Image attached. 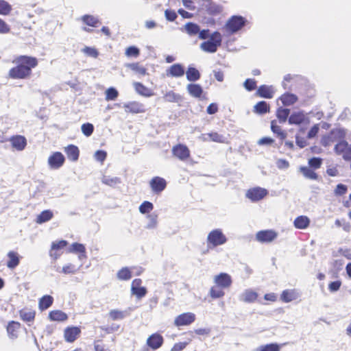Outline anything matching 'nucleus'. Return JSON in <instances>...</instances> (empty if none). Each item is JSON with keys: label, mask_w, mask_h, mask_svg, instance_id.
<instances>
[{"label": "nucleus", "mask_w": 351, "mask_h": 351, "mask_svg": "<svg viewBox=\"0 0 351 351\" xmlns=\"http://www.w3.org/2000/svg\"><path fill=\"white\" fill-rule=\"evenodd\" d=\"M80 332V328L77 326L67 327L64 332V339L67 342L72 343L77 339Z\"/></svg>", "instance_id": "12"}, {"label": "nucleus", "mask_w": 351, "mask_h": 351, "mask_svg": "<svg viewBox=\"0 0 351 351\" xmlns=\"http://www.w3.org/2000/svg\"><path fill=\"white\" fill-rule=\"evenodd\" d=\"M206 241L208 245L215 247L225 244L228 239L222 230L219 228H217L211 230L208 233Z\"/></svg>", "instance_id": "4"}, {"label": "nucleus", "mask_w": 351, "mask_h": 351, "mask_svg": "<svg viewBox=\"0 0 351 351\" xmlns=\"http://www.w3.org/2000/svg\"><path fill=\"white\" fill-rule=\"evenodd\" d=\"M222 43V37L221 34L216 31L210 36L208 40L201 43L200 49L207 53H215Z\"/></svg>", "instance_id": "3"}, {"label": "nucleus", "mask_w": 351, "mask_h": 351, "mask_svg": "<svg viewBox=\"0 0 351 351\" xmlns=\"http://www.w3.org/2000/svg\"><path fill=\"white\" fill-rule=\"evenodd\" d=\"M163 99L167 102H178L181 100L182 97L179 94L176 93L173 90H169L164 95Z\"/></svg>", "instance_id": "38"}, {"label": "nucleus", "mask_w": 351, "mask_h": 351, "mask_svg": "<svg viewBox=\"0 0 351 351\" xmlns=\"http://www.w3.org/2000/svg\"><path fill=\"white\" fill-rule=\"evenodd\" d=\"M81 130L86 136H90L94 131V126L90 123H84L81 127Z\"/></svg>", "instance_id": "48"}, {"label": "nucleus", "mask_w": 351, "mask_h": 351, "mask_svg": "<svg viewBox=\"0 0 351 351\" xmlns=\"http://www.w3.org/2000/svg\"><path fill=\"white\" fill-rule=\"evenodd\" d=\"M269 111V105L265 101H258L254 107V112L263 114Z\"/></svg>", "instance_id": "33"}, {"label": "nucleus", "mask_w": 351, "mask_h": 351, "mask_svg": "<svg viewBox=\"0 0 351 351\" xmlns=\"http://www.w3.org/2000/svg\"><path fill=\"white\" fill-rule=\"evenodd\" d=\"M149 221L146 226L147 229H154L157 226V215H149L147 216Z\"/></svg>", "instance_id": "57"}, {"label": "nucleus", "mask_w": 351, "mask_h": 351, "mask_svg": "<svg viewBox=\"0 0 351 351\" xmlns=\"http://www.w3.org/2000/svg\"><path fill=\"white\" fill-rule=\"evenodd\" d=\"M11 5L4 0H0V14L6 15L11 11Z\"/></svg>", "instance_id": "51"}, {"label": "nucleus", "mask_w": 351, "mask_h": 351, "mask_svg": "<svg viewBox=\"0 0 351 351\" xmlns=\"http://www.w3.org/2000/svg\"><path fill=\"white\" fill-rule=\"evenodd\" d=\"M117 278L121 280H128L132 278V274L128 267H123L117 273Z\"/></svg>", "instance_id": "43"}, {"label": "nucleus", "mask_w": 351, "mask_h": 351, "mask_svg": "<svg viewBox=\"0 0 351 351\" xmlns=\"http://www.w3.org/2000/svg\"><path fill=\"white\" fill-rule=\"evenodd\" d=\"M225 293L221 289L213 287L210 289V295L213 299L220 298L224 295Z\"/></svg>", "instance_id": "49"}, {"label": "nucleus", "mask_w": 351, "mask_h": 351, "mask_svg": "<svg viewBox=\"0 0 351 351\" xmlns=\"http://www.w3.org/2000/svg\"><path fill=\"white\" fill-rule=\"evenodd\" d=\"M214 282L221 289H226L231 286L232 278L227 273H220L214 278Z\"/></svg>", "instance_id": "8"}, {"label": "nucleus", "mask_w": 351, "mask_h": 351, "mask_svg": "<svg viewBox=\"0 0 351 351\" xmlns=\"http://www.w3.org/2000/svg\"><path fill=\"white\" fill-rule=\"evenodd\" d=\"M149 184L155 193H159L165 189L167 182L164 178L156 176L151 180Z\"/></svg>", "instance_id": "11"}, {"label": "nucleus", "mask_w": 351, "mask_h": 351, "mask_svg": "<svg viewBox=\"0 0 351 351\" xmlns=\"http://www.w3.org/2000/svg\"><path fill=\"white\" fill-rule=\"evenodd\" d=\"M300 171L307 179L317 180L318 175L310 167L302 166L300 167Z\"/></svg>", "instance_id": "30"}, {"label": "nucleus", "mask_w": 351, "mask_h": 351, "mask_svg": "<svg viewBox=\"0 0 351 351\" xmlns=\"http://www.w3.org/2000/svg\"><path fill=\"white\" fill-rule=\"evenodd\" d=\"M267 194V191L261 187H255L249 189L246 193V197L252 202H257L263 199Z\"/></svg>", "instance_id": "7"}, {"label": "nucleus", "mask_w": 351, "mask_h": 351, "mask_svg": "<svg viewBox=\"0 0 351 351\" xmlns=\"http://www.w3.org/2000/svg\"><path fill=\"white\" fill-rule=\"evenodd\" d=\"M348 143L345 141H342L339 142L335 146V152L338 154H340L342 153L344 154L348 148Z\"/></svg>", "instance_id": "53"}, {"label": "nucleus", "mask_w": 351, "mask_h": 351, "mask_svg": "<svg viewBox=\"0 0 351 351\" xmlns=\"http://www.w3.org/2000/svg\"><path fill=\"white\" fill-rule=\"evenodd\" d=\"M274 88L271 86L261 85L258 87L256 95L265 99H271L274 97Z\"/></svg>", "instance_id": "17"}, {"label": "nucleus", "mask_w": 351, "mask_h": 351, "mask_svg": "<svg viewBox=\"0 0 351 351\" xmlns=\"http://www.w3.org/2000/svg\"><path fill=\"white\" fill-rule=\"evenodd\" d=\"M166 74L167 76L180 77L184 75V68L181 64L176 63L171 65L168 69H167Z\"/></svg>", "instance_id": "13"}, {"label": "nucleus", "mask_w": 351, "mask_h": 351, "mask_svg": "<svg viewBox=\"0 0 351 351\" xmlns=\"http://www.w3.org/2000/svg\"><path fill=\"white\" fill-rule=\"evenodd\" d=\"M243 86L247 90L252 91L256 88V82L254 79H247L244 82Z\"/></svg>", "instance_id": "55"}, {"label": "nucleus", "mask_w": 351, "mask_h": 351, "mask_svg": "<svg viewBox=\"0 0 351 351\" xmlns=\"http://www.w3.org/2000/svg\"><path fill=\"white\" fill-rule=\"evenodd\" d=\"M280 299L284 302H290L296 299V295L293 290L286 289L282 291Z\"/></svg>", "instance_id": "37"}, {"label": "nucleus", "mask_w": 351, "mask_h": 351, "mask_svg": "<svg viewBox=\"0 0 351 351\" xmlns=\"http://www.w3.org/2000/svg\"><path fill=\"white\" fill-rule=\"evenodd\" d=\"M7 256L8 258V261L6 265L9 269H13L19 265L20 258L21 257L17 252L14 251H10L8 253Z\"/></svg>", "instance_id": "16"}, {"label": "nucleus", "mask_w": 351, "mask_h": 351, "mask_svg": "<svg viewBox=\"0 0 351 351\" xmlns=\"http://www.w3.org/2000/svg\"><path fill=\"white\" fill-rule=\"evenodd\" d=\"M49 318L51 321L64 322L68 319V316L62 311L55 310L49 312Z\"/></svg>", "instance_id": "24"}, {"label": "nucleus", "mask_w": 351, "mask_h": 351, "mask_svg": "<svg viewBox=\"0 0 351 351\" xmlns=\"http://www.w3.org/2000/svg\"><path fill=\"white\" fill-rule=\"evenodd\" d=\"M173 156L178 158L181 160H185L190 156V151L189 148L182 144H178L172 148Z\"/></svg>", "instance_id": "9"}, {"label": "nucleus", "mask_w": 351, "mask_h": 351, "mask_svg": "<svg viewBox=\"0 0 351 351\" xmlns=\"http://www.w3.org/2000/svg\"><path fill=\"white\" fill-rule=\"evenodd\" d=\"M258 293L252 289L245 290L239 296V300L244 302L251 303L256 300Z\"/></svg>", "instance_id": "19"}, {"label": "nucleus", "mask_w": 351, "mask_h": 351, "mask_svg": "<svg viewBox=\"0 0 351 351\" xmlns=\"http://www.w3.org/2000/svg\"><path fill=\"white\" fill-rule=\"evenodd\" d=\"M64 160L63 154L57 152L49 156L48 163L52 169H58L63 165Z\"/></svg>", "instance_id": "10"}, {"label": "nucleus", "mask_w": 351, "mask_h": 351, "mask_svg": "<svg viewBox=\"0 0 351 351\" xmlns=\"http://www.w3.org/2000/svg\"><path fill=\"white\" fill-rule=\"evenodd\" d=\"M278 234L273 230H265L258 231L256 234V239L260 243H270L276 239Z\"/></svg>", "instance_id": "5"}, {"label": "nucleus", "mask_w": 351, "mask_h": 351, "mask_svg": "<svg viewBox=\"0 0 351 351\" xmlns=\"http://www.w3.org/2000/svg\"><path fill=\"white\" fill-rule=\"evenodd\" d=\"M119 95L117 90L113 87H110L106 90V99L112 101L117 99Z\"/></svg>", "instance_id": "46"}, {"label": "nucleus", "mask_w": 351, "mask_h": 351, "mask_svg": "<svg viewBox=\"0 0 351 351\" xmlns=\"http://www.w3.org/2000/svg\"><path fill=\"white\" fill-rule=\"evenodd\" d=\"M17 66L12 68L9 71V77L12 79H25L32 73V69L38 64L36 58L27 56H20L14 61Z\"/></svg>", "instance_id": "1"}, {"label": "nucleus", "mask_w": 351, "mask_h": 351, "mask_svg": "<svg viewBox=\"0 0 351 351\" xmlns=\"http://www.w3.org/2000/svg\"><path fill=\"white\" fill-rule=\"evenodd\" d=\"M86 248L83 244L79 243H73L70 247L69 252L72 253L85 252Z\"/></svg>", "instance_id": "50"}, {"label": "nucleus", "mask_w": 351, "mask_h": 351, "mask_svg": "<svg viewBox=\"0 0 351 351\" xmlns=\"http://www.w3.org/2000/svg\"><path fill=\"white\" fill-rule=\"evenodd\" d=\"M165 16L167 21L172 22L177 19L178 15L174 10L167 9L165 11Z\"/></svg>", "instance_id": "59"}, {"label": "nucleus", "mask_w": 351, "mask_h": 351, "mask_svg": "<svg viewBox=\"0 0 351 351\" xmlns=\"http://www.w3.org/2000/svg\"><path fill=\"white\" fill-rule=\"evenodd\" d=\"M128 67L141 75H145L147 73L146 69L137 62L128 64Z\"/></svg>", "instance_id": "44"}, {"label": "nucleus", "mask_w": 351, "mask_h": 351, "mask_svg": "<svg viewBox=\"0 0 351 351\" xmlns=\"http://www.w3.org/2000/svg\"><path fill=\"white\" fill-rule=\"evenodd\" d=\"M348 188L343 184H339L335 189V194L337 195H342L347 192Z\"/></svg>", "instance_id": "63"}, {"label": "nucleus", "mask_w": 351, "mask_h": 351, "mask_svg": "<svg viewBox=\"0 0 351 351\" xmlns=\"http://www.w3.org/2000/svg\"><path fill=\"white\" fill-rule=\"evenodd\" d=\"M257 351H280V346L276 343H271L261 346L256 349Z\"/></svg>", "instance_id": "42"}, {"label": "nucleus", "mask_w": 351, "mask_h": 351, "mask_svg": "<svg viewBox=\"0 0 351 351\" xmlns=\"http://www.w3.org/2000/svg\"><path fill=\"white\" fill-rule=\"evenodd\" d=\"M134 87L135 88V90L141 95L145 96V97H150L153 95L152 91L144 86L141 82H134L133 84Z\"/></svg>", "instance_id": "27"}, {"label": "nucleus", "mask_w": 351, "mask_h": 351, "mask_svg": "<svg viewBox=\"0 0 351 351\" xmlns=\"http://www.w3.org/2000/svg\"><path fill=\"white\" fill-rule=\"evenodd\" d=\"M186 346H187L186 342L176 343L172 347L171 351H182L186 348Z\"/></svg>", "instance_id": "64"}, {"label": "nucleus", "mask_w": 351, "mask_h": 351, "mask_svg": "<svg viewBox=\"0 0 351 351\" xmlns=\"http://www.w3.org/2000/svg\"><path fill=\"white\" fill-rule=\"evenodd\" d=\"M21 317L24 321L31 322L35 317V313L32 311H21Z\"/></svg>", "instance_id": "58"}, {"label": "nucleus", "mask_w": 351, "mask_h": 351, "mask_svg": "<svg viewBox=\"0 0 351 351\" xmlns=\"http://www.w3.org/2000/svg\"><path fill=\"white\" fill-rule=\"evenodd\" d=\"M128 315L127 311H122L117 309L111 310L109 316L112 320H120Z\"/></svg>", "instance_id": "39"}, {"label": "nucleus", "mask_w": 351, "mask_h": 351, "mask_svg": "<svg viewBox=\"0 0 351 351\" xmlns=\"http://www.w3.org/2000/svg\"><path fill=\"white\" fill-rule=\"evenodd\" d=\"M163 343V337L159 334L152 335L147 340V345L152 349L159 348Z\"/></svg>", "instance_id": "15"}, {"label": "nucleus", "mask_w": 351, "mask_h": 351, "mask_svg": "<svg viewBox=\"0 0 351 351\" xmlns=\"http://www.w3.org/2000/svg\"><path fill=\"white\" fill-rule=\"evenodd\" d=\"M247 23V20L239 15L232 16L226 23L223 29L227 36L233 35L239 32Z\"/></svg>", "instance_id": "2"}, {"label": "nucleus", "mask_w": 351, "mask_h": 351, "mask_svg": "<svg viewBox=\"0 0 351 351\" xmlns=\"http://www.w3.org/2000/svg\"><path fill=\"white\" fill-rule=\"evenodd\" d=\"M53 216V214L51 210H45L37 216L36 221V223L41 224L51 219Z\"/></svg>", "instance_id": "31"}, {"label": "nucleus", "mask_w": 351, "mask_h": 351, "mask_svg": "<svg viewBox=\"0 0 351 351\" xmlns=\"http://www.w3.org/2000/svg\"><path fill=\"white\" fill-rule=\"evenodd\" d=\"M185 30L190 36H194L199 32V26L196 23L189 22L185 25Z\"/></svg>", "instance_id": "41"}, {"label": "nucleus", "mask_w": 351, "mask_h": 351, "mask_svg": "<svg viewBox=\"0 0 351 351\" xmlns=\"http://www.w3.org/2000/svg\"><path fill=\"white\" fill-rule=\"evenodd\" d=\"M189 95L193 97L199 98L203 93L202 87L198 84H189L186 86Z\"/></svg>", "instance_id": "22"}, {"label": "nucleus", "mask_w": 351, "mask_h": 351, "mask_svg": "<svg viewBox=\"0 0 351 351\" xmlns=\"http://www.w3.org/2000/svg\"><path fill=\"white\" fill-rule=\"evenodd\" d=\"M280 99L281 100L282 104L284 106H291L296 102L298 100V97L295 95L293 93H285L282 95Z\"/></svg>", "instance_id": "32"}, {"label": "nucleus", "mask_w": 351, "mask_h": 351, "mask_svg": "<svg viewBox=\"0 0 351 351\" xmlns=\"http://www.w3.org/2000/svg\"><path fill=\"white\" fill-rule=\"evenodd\" d=\"M186 77L189 81L195 82L199 80L201 75L196 68L189 66L186 72Z\"/></svg>", "instance_id": "28"}, {"label": "nucleus", "mask_w": 351, "mask_h": 351, "mask_svg": "<svg viewBox=\"0 0 351 351\" xmlns=\"http://www.w3.org/2000/svg\"><path fill=\"white\" fill-rule=\"evenodd\" d=\"M53 302V298L51 295H46L42 297L39 300V308L44 311L49 308Z\"/></svg>", "instance_id": "34"}, {"label": "nucleus", "mask_w": 351, "mask_h": 351, "mask_svg": "<svg viewBox=\"0 0 351 351\" xmlns=\"http://www.w3.org/2000/svg\"><path fill=\"white\" fill-rule=\"evenodd\" d=\"M341 286V282L340 280L333 281L329 283L328 289L330 292L337 291Z\"/></svg>", "instance_id": "60"}, {"label": "nucleus", "mask_w": 351, "mask_h": 351, "mask_svg": "<svg viewBox=\"0 0 351 351\" xmlns=\"http://www.w3.org/2000/svg\"><path fill=\"white\" fill-rule=\"evenodd\" d=\"M12 147L18 151H22L27 145L26 138L21 135L13 136L10 139Z\"/></svg>", "instance_id": "14"}, {"label": "nucleus", "mask_w": 351, "mask_h": 351, "mask_svg": "<svg viewBox=\"0 0 351 351\" xmlns=\"http://www.w3.org/2000/svg\"><path fill=\"white\" fill-rule=\"evenodd\" d=\"M290 114V110L280 107L276 110V117L280 123H284L287 121Z\"/></svg>", "instance_id": "35"}, {"label": "nucleus", "mask_w": 351, "mask_h": 351, "mask_svg": "<svg viewBox=\"0 0 351 351\" xmlns=\"http://www.w3.org/2000/svg\"><path fill=\"white\" fill-rule=\"evenodd\" d=\"M271 130L274 133L276 134L278 137L280 138L282 141L287 137V133L282 131L280 127L277 125L276 120L271 121Z\"/></svg>", "instance_id": "40"}, {"label": "nucleus", "mask_w": 351, "mask_h": 351, "mask_svg": "<svg viewBox=\"0 0 351 351\" xmlns=\"http://www.w3.org/2000/svg\"><path fill=\"white\" fill-rule=\"evenodd\" d=\"M202 138L204 141H213L216 143H223L225 141V137L217 132L202 134Z\"/></svg>", "instance_id": "21"}, {"label": "nucleus", "mask_w": 351, "mask_h": 351, "mask_svg": "<svg viewBox=\"0 0 351 351\" xmlns=\"http://www.w3.org/2000/svg\"><path fill=\"white\" fill-rule=\"evenodd\" d=\"M20 328V324L19 322L12 321L9 322L7 326V332L10 339H16L18 336L17 330Z\"/></svg>", "instance_id": "25"}, {"label": "nucleus", "mask_w": 351, "mask_h": 351, "mask_svg": "<svg viewBox=\"0 0 351 351\" xmlns=\"http://www.w3.org/2000/svg\"><path fill=\"white\" fill-rule=\"evenodd\" d=\"M293 223L296 228L305 229L309 226L310 219L306 216L302 215L296 217Z\"/></svg>", "instance_id": "29"}, {"label": "nucleus", "mask_w": 351, "mask_h": 351, "mask_svg": "<svg viewBox=\"0 0 351 351\" xmlns=\"http://www.w3.org/2000/svg\"><path fill=\"white\" fill-rule=\"evenodd\" d=\"M67 245V241L64 240H61L58 242H53L51 245L52 250H58L64 248Z\"/></svg>", "instance_id": "61"}, {"label": "nucleus", "mask_w": 351, "mask_h": 351, "mask_svg": "<svg viewBox=\"0 0 351 351\" xmlns=\"http://www.w3.org/2000/svg\"><path fill=\"white\" fill-rule=\"evenodd\" d=\"M106 156H107V154L104 150H97L95 153V159L97 161H99V162H104L106 160Z\"/></svg>", "instance_id": "62"}, {"label": "nucleus", "mask_w": 351, "mask_h": 351, "mask_svg": "<svg viewBox=\"0 0 351 351\" xmlns=\"http://www.w3.org/2000/svg\"><path fill=\"white\" fill-rule=\"evenodd\" d=\"M81 20L86 25L97 27L101 24V21L98 17L90 14H85L82 16Z\"/></svg>", "instance_id": "23"}, {"label": "nucleus", "mask_w": 351, "mask_h": 351, "mask_svg": "<svg viewBox=\"0 0 351 351\" xmlns=\"http://www.w3.org/2000/svg\"><path fill=\"white\" fill-rule=\"evenodd\" d=\"M64 151L70 160L77 161L78 160L80 151L77 146L74 145H69L65 147Z\"/></svg>", "instance_id": "20"}, {"label": "nucleus", "mask_w": 351, "mask_h": 351, "mask_svg": "<svg viewBox=\"0 0 351 351\" xmlns=\"http://www.w3.org/2000/svg\"><path fill=\"white\" fill-rule=\"evenodd\" d=\"M305 119V116L302 112H294L289 117V123L291 125H300Z\"/></svg>", "instance_id": "26"}, {"label": "nucleus", "mask_w": 351, "mask_h": 351, "mask_svg": "<svg viewBox=\"0 0 351 351\" xmlns=\"http://www.w3.org/2000/svg\"><path fill=\"white\" fill-rule=\"evenodd\" d=\"M123 107L126 112L140 113L144 111L143 105L137 101H131L125 104Z\"/></svg>", "instance_id": "18"}, {"label": "nucleus", "mask_w": 351, "mask_h": 351, "mask_svg": "<svg viewBox=\"0 0 351 351\" xmlns=\"http://www.w3.org/2000/svg\"><path fill=\"white\" fill-rule=\"evenodd\" d=\"M154 208V205L148 201L143 202L139 206V211L142 214H147L151 212Z\"/></svg>", "instance_id": "45"}, {"label": "nucleus", "mask_w": 351, "mask_h": 351, "mask_svg": "<svg viewBox=\"0 0 351 351\" xmlns=\"http://www.w3.org/2000/svg\"><path fill=\"white\" fill-rule=\"evenodd\" d=\"M82 51L87 56L93 58H97L99 55V52L97 51V50L90 47H85L82 49Z\"/></svg>", "instance_id": "56"}, {"label": "nucleus", "mask_w": 351, "mask_h": 351, "mask_svg": "<svg viewBox=\"0 0 351 351\" xmlns=\"http://www.w3.org/2000/svg\"><path fill=\"white\" fill-rule=\"evenodd\" d=\"M140 54V50L135 46L128 47L125 50V55L128 57H138Z\"/></svg>", "instance_id": "52"}, {"label": "nucleus", "mask_w": 351, "mask_h": 351, "mask_svg": "<svg viewBox=\"0 0 351 351\" xmlns=\"http://www.w3.org/2000/svg\"><path fill=\"white\" fill-rule=\"evenodd\" d=\"M308 163L309 165L308 167L316 169L321 167L322 160L318 157H313L308 160Z\"/></svg>", "instance_id": "47"}, {"label": "nucleus", "mask_w": 351, "mask_h": 351, "mask_svg": "<svg viewBox=\"0 0 351 351\" xmlns=\"http://www.w3.org/2000/svg\"><path fill=\"white\" fill-rule=\"evenodd\" d=\"M103 184L114 187L116 185L121 182V179L118 177H110L109 176H104L101 178Z\"/></svg>", "instance_id": "36"}, {"label": "nucleus", "mask_w": 351, "mask_h": 351, "mask_svg": "<svg viewBox=\"0 0 351 351\" xmlns=\"http://www.w3.org/2000/svg\"><path fill=\"white\" fill-rule=\"evenodd\" d=\"M131 292L132 295H136L137 298L140 299L145 296L147 291V289L145 287H141L137 289L134 288L133 291Z\"/></svg>", "instance_id": "54"}, {"label": "nucleus", "mask_w": 351, "mask_h": 351, "mask_svg": "<svg viewBox=\"0 0 351 351\" xmlns=\"http://www.w3.org/2000/svg\"><path fill=\"white\" fill-rule=\"evenodd\" d=\"M195 320V315L193 313H184L177 316L174 320V324L177 327L189 326Z\"/></svg>", "instance_id": "6"}]
</instances>
